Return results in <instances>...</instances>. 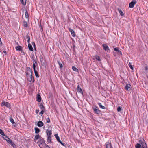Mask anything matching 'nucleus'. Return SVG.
Instances as JSON below:
<instances>
[{"label": "nucleus", "mask_w": 148, "mask_h": 148, "mask_svg": "<svg viewBox=\"0 0 148 148\" xmlns=\"http://www.w3.org/2000/svg\"><path fill=\"white\" fill-rule=\"evenodd\" d=\"M32 74V71L30 67L27 68V71L26 73L27 75H30Z\"/></svg>", "instance_id": "obj_7"}, {"label": "nucleus", "mask_w": 148, "mask_h": 148, "mask_svg": "<svg viewBox=\"0 0 148 148\" xmlns=\"http://www.w3.org/2000/svg\"><path fill=\"white\" fill-rule=\"evenodd\" d=\"M41 29H42V30H43V28H42V27H41Z\"/></svg>", "instance_id": "obj_54"}, {"label": "nucleus", "mask_w": 148, "mask_h": 148, "mask_svg": "<svg viewBox=\"0 0 148 148\" xmlns=\"http://www.w3.org/2000/svg\"><path fill=\"white\" fill-rule=\"evenodd\" d=\"M39 106L41 110H45V107L42 103L40 104Z\"/></svg>", "instance_id": "obj_24"}, {"label": "nucleus", "mask_w": 148, "mask_h": 148, "mask_svg": "<svg viewBox=\"0 0 148 148\" xmlns=\"http://www.w3.org/2000/svg\"><path fill=\"white\" fill-rule=\"evenodd\" d=\"M105 145L106 148H113L111 143L109 142H106Z\"/></svg>", "instance_id": "obj_8"}, {"label": "nucleus", "mask_w": 148, "mask_h": 148, "mask_svg": "<svg viewBox=\"0 0 148 148\" xmlns=\"http://www.w3.org/2000/svg\"><path fill=\"white\" fill-rule=\"evenodd\" d=\"M28 47L29 50H30V51H33V47L30 44H28Z\"/></svg>", "instance_id": "obj_19"}, {"label": "nucleus", "mask_w": 148, "mask_h": 148, "mask_svg": "<svg viewBox=\"0 0 148 148\" xmlns=\"http://www.w3.org/2000/svg\"><path fill=\"white\" fill-rule=\"evenodd\" d=\"M41 100V98L40 95L39 94H38L37 96V101L38 102H40Z\"/></svg>", "instance_id": "obj_14"}, {"label": "nucleus", "mask_w": 148, "mask_h": 148, "mask_svg": "<svg viewBox=\"0 0 148 148\" xmlns=\"http://www.w3.org/2000/svg\"><path fill=\"white\" fill-rule=\"evenodd\" d=\"M93 110L97 114H99L101 113V111L99 109L94 108Z\"/></svg>", "instance_id": "obj_11"}, {"label": "nucleus", "mask_w": 148, "mask_h": 148, "mask_svg": "<svg viewBox=\"0 0 148 148\" xmlns=\"http://www.w3.org/2000/svg\"><path fill=\"white\" fill-rule=\"evenodd\" d=\"M9 144L12 146H13L14 148H16V145L14 142H12V141H11V143H10Z\"/></svg>", "instance_id": "obj_20"}, {"label": "nucleus", "mask_w": 148, "mask_h": 148, "mask_svg": "<svg viewBox=\"0 0 148 148\" xmlns=\"http://www.w3.org/2000/svg\"><path fill=\"white\" fill-rule=\"evenodd\" d=\"M3 53H4L6 55H7V52H6V51H3Z\"/></svg>", "instance_id": "obj_48"}, {"label": "nucleus", "mask_w": 148, "mask_h": 148, "mask_svg": "<svg viewBox=\"0 0 148 148\" xmlns=\"http://www.w3.org/2000/svg\"><path fill=\"white\" fill-rule=\"evenodd\" d=\"M48 147L49 148H50V147H49H49Z\"/></svg>", "instance_id": "obj_55"}, {"label": "nucleus", "mask_w": 148, "mask_h": 148, "mask_svg": "<svg viewBox=\"0 0 148 148\" xmlns=\"http://www.w3.org/2000/svg\"><path fill=\"white\" fill-rule=\"evenodd\" d=\"M27 79L28 81L31 82L32 81V82H34V77H32V74H31L30 75H27Z\"/></svg>", "instance_id": "obj_3"}, {"label": "nucleus", "mask_w": 148, "mask_h": 148, "mask_svg": "<svg viewBox=\"0 0 148 148\" xmlns=\"http://www.w3.org/2000/svg\"><path fill=\"white\" fill-rule=\"evenodd\" d=\"M122 109L120 107H118L117 109V110L118 112H120L121 110Z\"/></svg>", "instance_id": "obj_37"}, {"label": "nucleus", "mask_w": 148, "mask_h": 148, "mask_svg": "<svg viewBox=\"0 0 148 148\" xmlns=\"http://www.w3.org/2000/svg\"><path fill=\"white\" fill-rule=\"evenodd\" d=\"M47 136H50L52 134V131L51 130H47L46 131Z\"/></svg>", "instance_id": "obj_15"}, {"label": "nucleus", "mask_w": 148, "mask_h": 148, "mask_svg": "<svg viewBox=\"0 0 148 148\" xmlns=\"http://www.w3.org/2000/svg\"><path fill=\"white\" fill-rule=\"evenodd\" d=\"M145 69L146 70H148V68L147 67V66H146L145 67Z\"/></svg>", "instance_id": "obj_51"}, {"label": "nucleus", "mask_w": 148, "mask_h": 148, "mask_svg": "<svg viewBox=\"0 0 148 148\" xmlns=\"http://www.w3.org/2000/svg\"><path fill=\"white\" fill-rule=\"evenodd\" d=\"M1 104H2L3 105L6 106L8 108H10V104L9 103L6 102H2Z\"/></svg>", "instance_id": "obj_10"}, {"label": "nucleus", "mask_w": 148, "mask_h": 148, "mask_svg": "<svg viewBox=\"0 0 148 148\" xmlns=\"http://www.w3.org/2000/svg\"><path fill=\"white\" fill-rule=\"evenodd\" d=\"M131 85L129 84H127L125 87V89L128 91H129L131 90Z\"/></svg>", "instance_id": "obj_9"}, {"label": "nucleus", "mask_w": 148, "mask_h": 148, "mask_svg": "<svg viewBox=\"0 0 148 148\" xmlns=\"http://www.w3.org/2000/svg\"><path fill=\"white\" fill-rule=\"evenodd\" d=\"M45 145L46 146V147H49V146L48 145H47V144H46V145Z\"/></svg>", "instance_id": "obj_53"}, {"label": "nucleus", "mask_w": 148, "mask_h": 148, "mask_svg": "<svg viewBox=\"0 0 148 148\" xmlns=\"http://www.w3.org/2000/svg\"><path fill=\"white\" fill-rule=\"evenodd\" d=\"M47 141L48 143H50L51 142V137L50 136H47Z\"/></svg>", "instance_id": "obj_17"}, {"label": "nucleus", "mask_w": 148, "mask_h": 148, "mask_svg": "<svg viewBox=\"0 0 148 148\" xmlns=\"http://www.w3.org/2000/svg\"><path fill=\"white\" fill-rule=\"evenodd\" d=\"M25 16L26 18H28L29 17V15L28 14V12L27 10H26L25 13Z\"/></svg>", "instance_id": "obj_32"}, {"label": "nucleus", "mask_w": 148, "mask_h": 148, "mask_svg": "<svg viewBox=\"0 0 148 148\" xmlns=\"http://www.w3.org/2000/svg\"><path fill=\"white\" fill-rule=\"evenodd\" d=\"M77 90L78 92H79L82 94H83L82 90L79 85H78L77 87Z\"/></svg>", "instance_id": "obj_6"}, {"label": "nucleus", "mask_w": 148, "mask_h": 148, "mask_svg": "<svg viewBox=\"0 0 148 148\" xmlns=\"http://www.w3.org/2000/svg\"><path fill=\"white\" fill-rule=\"evenodd\" d=\"M40 142L41 144L42 145H46V144L45 143V141L43 139H40Z\"/></svg>", "instance_id": "obj_21"}, {"label": "nucleus", "mask_w": 148, "mask_h": 148, "mask_svg": "<svg viewBox=\"0 0 148 148\" xmlns=\"http://www.w3.org/2000/svg\"><path fill=\"white\" fill-rule=\"evenodd\" d=\"M96 59L97 60H98L99 61H100L101 59H100V57L99 56H97L96 57Z\"/></svg>", "instance_id": "obj_41"}, {"label": "nucleus", "mask_w": 148, "mask_h": 148, "mask_svg": "<svg viewBox=\"0 0 148 148\" xmlns=\"http://www.w3.org/2000/svg\"><path fill=\"white\" fill-rule=\"evenodd\" d=\"M29 33L27 34L26 36V38L29 39V38H30V37L29 35L28 34Z\"/></svg>", "instance_id": "obj_43"}, {"label": "nucleus", "mask_w": 148, "mask_h": 148, "mask_svg": "<svg viewBox=\"0 0 148 148\" xmlns=\"http://www.w3.org/2000/svg\"><path fill=\"white\" fill-rule=\"evenodd\" d=\"M54 136L56 137V138L59 142L63 146H65V144L63 143L60 140L59 137L58 136V134H56L54 135Z\"/></svg>", "instance_id": "obj_2"}, {"label": "nucleus", "mask_w": 148, "mask_h": 148, "mask_svg": "<svg viewBox=\"0 0 148 148\" xmlns=\"http://www.w3.org/2000/svg\"><path fill=\"white\" fill-rule=\"evenodd\" d=\"M13 126L14 127H16V123H15V124H13Z\"/></svg>", "instance_id": "obj_52"}, {"label": "nucleus", "mask_w": 148, "mask_h": 148, "mask_svg": "<svg viewBox=\"0 0 148 148\" xmlns=\"http://www.w3.org/2000/svg\"><path fill=\"white\" fill-rule=\"evenodd\" d=\"M136 3V0H134L132 1L129 4V7L131 8H133L134 6V5Z\"/></svg>", "instance_id": "obj_5"}, {"label": "nucleus", "mask_w": 148, "mask_h": 148, "mask_svg": "<svg viewBox=\"0 0 148 148\" xmlns=\"http://www.w3.org/2000/svg\"><path fill=\"white\" fill-rule=\"evenodd\" d=\"M114 51H116L118 52L119 51V49L118 48H115L114 49Z\"/></svg>", "instance_id": "obj_40"}, {"label": "nucleus", "mask_w": 148, "mask_h": 148, "mask_svg": "<svg viewBox=\"0 0 148 148\" xmlns=\"http://www.w3.org/2000/svg\"><path fill=\"white\" fill-rule=\"evenodd\" d=\"M33 60L34 61V62H35V64H37V62L34 59H33Z\"/></svg>", "instance_id": "obj_49"}, {"label": "nucleus", "mask_w": 148, "mask_h": 148, "mask_svg": "<svg viewBox=\"0 0 148 148\" xmlns=\"http://www.w3.org/2000/svg\"><path fill=\"white\" fill-rule=\"evenodd\" d=\"M118 10L121 16H123L124 15V14L123 12L120 9L118 8Z\"/></svg>", "instance_id": "obj_22"}, {"label": "nucleus", "mask_w": 148, "mask_h": 148, "mask_svg": "<svg viewBox=\"0 0 148 148\" xmlns=\"http://www.w3.org/2000/svg\"><path fill=\"white\" fill-rule=\"evenodd\" d=\"M22 4L24 5H25L26 4V0H20Z\"/></svg>", "instance_id": "obj_23"}, {"label": "nucleus", "mask_w": 148, "mask_h": 148, "mask_svg": "<svg viewBox=\"0 0 148 148\" xmlns=\"http://www.w3.org/2000/svg\"><path fill=\"white\" fill-rule=\"evenodd\" d=\"M40 137V136L39 134H38L37 135H36L35 136V138L36 139H38Z\"/></svg>", "instance_id": "obj_35"}, {"label": "nucleus", "mask_w": 148, "mask_h": 148, "mask_svg": "<svg viewBox=\"0 0 148 148\" xmlns=\"http://www.w3.org/2000/svg\"><path fill=\"white\" fill-rule=\"evenodd\" d=\"M40 61L41 62V64L43 66L45 65V61L43 57L42 56L41 58H40Z\"/></svg>", "instance_id": "obj_12"}, {"label": "nucleus", "mask_w": 148, "mask_h": 148, "mask_svg": "<svg viewBox=\"0 0 148 148\" xmlns=\"http://www.w3.org/2000/svg\"><path fill=\"white\" fill-rule=\"evenodd\" d=\"M118 53H119L120 54L122 55V52L121 51L119 50V51L118 52Z\"/></svg>", "instance_id": "obj_45"}, {"label": "nucleus", "mask_w": 148, "mask_h": 148, "mask_svg": "<svg viewBox=\"0 0 148 148\" xmlns=\"http://www.w3.org/2000/svg\"><path fill=\"white\" fill-rule=\"evenodd\" d=\"M129 64H130L129 66L130 67V68H131V69L132 70H133V67L132 65L131 64V63L130 62L129 63Z\"/></svg>", "instance_id": "obj_38"}, {"label": "nucleus", "mask_w": 148, "mask_h": 148, "mask_svg": "<svg viewBox=\"0 0 148 148\" xmlns=\"http://www.w3.org/2000/svg\"><path fill=\"white\" fill-rule=\"evenodd\" d=\"M44 123L41 121H38L37 123V125L38 127H42L43 126Z\"/></svg>", "instance_id": "obj_16"}, {"label": "nucleus", "mask_w": 148, "mask_h": 148, "mask_svg": "<svg viewBox=\"0 0 148 148\" xmlns=\"http://www.w3.org/2000/svg\"><path fill=\"white\" fill-rule=\"evenodd\" d=\"M139 143H137L135 145L136 148H147V145L144 139L139 140Z\"/></svg>", "instance_id": "obj_1"}, {"label": "nucleus", "mask_w": 148, "mask_h": 148, "mask_svg": "<svg viewBox=\"0 0 148 148\" xmlns=\"http://www.w3.org/2000/svg\"><path fill=\"white\" fill-rule=\"evenodd\" d=\"M33 68L34 71H35L36 70V65L35 63H33Z\"/></svg>", "instance_id": "obj_36"}, {"label": "nucleus", "mask_w": 148, "mask_h": 148, "mask_svg": "<svg viewBox=\"0 0 148 148\" xmlns=\"http://www.w3.org/2000/svg\"><path fill=\"white\" fill-rule=\"evenodd\" d=\"M16 50L21 51L22 50V47L21 46L19 45L16 47Z\"/></svg>", "instance_id": "obj_18"}, {"label": "nucleus", "mask_w": 148, "mask_h": 148, "mask_svg": "<svg viewBox=\"0 0 148 148\" xmlns=\"http://www.w3.org/2000/svg\"><path fill=\"white\" fill-rule=\"evenodd\" d=\"M147 78H148V76H147Z\"/></svg>", "instance_id": "obj_56"}, {"label": "nucleus", "mask_w": 148, "mask_h": 148, "mask_svg": "<svg viewBox=\"0 0 148 148\" xmlns=\"http://www.w3.org/2000/svg\"><path fill=\"white\" fill-rule=\"evenodd\" d=\"M98 105L100 107L102 108L103 109H105L106 108L103 106H102L101 103H98Z\"/></svg>", "instance_id": "obj_29"}, {"label": "nucleus", "mask_w": 148, "mask_h": 148, "mask_svg": "<svg viewBox=\"0 0 148 148\" xmlns=\"http://www.w3.org/2000/svg\"><path fill=\"white\" fill-rule=\"evenodd\" d=\"M34 129L35 130V133H36L38 134L40 132V130L37 127L35 128Z\"/></svg>", "instance_id": "obj_25"}, {"label": "nucleus", "mask_w": 148, "mask_h": 148, "mask_svg": "<svg viewBox=\"0 0 148 148\" xmlns=\"http://www.w3.org/2000/svg\"><path fill=\"white\" fill-rule=\"evenodd\" d=\"M0 134L3 136H4L5 134L3 132L2 130L0 129Z\"/></svg>", "instance_id": "obj_34"}, {"label": "nucleus", "mask_w": 148, "mask_h": 148, "mask_svg": "<svg viewBox=\"0 0 148 148\" xmlns=\"http://www.w3.org/2000/svg\"><path fill=\"white\" fill-rule=\"evenodd\" d=\"M103 47L104 50L108 52H110V49L105 44H103L102 45Z\"/></svg>", "instance_id": "obj_4"}, {"label": "nucleus", "mask_w": 148, "mask_h": 148, "mask_svg": "<svg viewBox=\"0 0 148 148\" xmlns=\"http://www.w3.org/2000/svg\"><path fill=\"white\" fill-rule=\"evenodd\" d=\"M23 25L25 27H27V22L25 21H23Z\"/></svg>", "instance_id": "obj_31"}, {"label": "nucleus", "mask_w": 148, "mask_h": 148, "mask_svg": "<svg viewBox=\"0 0 148 148\" xmlns=\"http://www.w3.org/2000/svg\"><path fill=\"white\" fill-rule=\"evenodd\" d=\"M10 122L12 124H15V123L14 122V121L12 117L10 118Z\"/></svg>", "instance_id": "obj_26"}, {"label": "nucleus", "mask_w": 148, "mask_h": 148, "mask_svg": "<svg viewBox=\"0 0 148 148\" xmlns=\"http://www.w3.org/2000/svg\"><path fill=\"white\" fill-rule=\"evenodd\" d=\"M47 122L49 123L50 122V119L49 117H48L46 119Z\"/></svg>", "instance_id": "obj_39"}, {"label": "nucleus", "mask_w": 148, "mask_h": 148, "mask_svg": "<svg viewBox=\"0 0 148 148\" xmlns=\"http://www.w3.org/2000/svg\"><path fill=\"white\" fill-rule=\"evenodd\" d=\"M4 136H5V137L4 138V139L5 140H6L7 139V138H9L7 136L5 135H5Z\"/></svg>", "instance_id": "obj_44"}, {"label": "nucleus", "mask_w": 148, "mask_h": 148, "mask_svg": "<svg viewBox=\"0 0 148 148\" xmlns=\"http://www.w3.org/2000/svg\"><path fill=\"white\" fill-rule=\"evenodd\" d=\"M39 111V110H37V109H36V113L37 114V113H38Z\"/></svg>", "instance_id": "obj_46"}, {"label": "nucleus", "mask_w": 148, "mask_h": 148, "mask_svg": "<svg viewBox=\"0 0 148 148\" xmlns=\"http://www.w3.org/2000/svg\"><path fill=\"white\" fill-rule=\"evenodd\" d=\"M34 71V73H35V76L37 77H39L38 74L37 72V71L36 70H35V71Z\"/></svg>", "instance_id": "obj_30"}, {"label": "nucleus", "mask_w": 148, "mask_h": 148, "mask_svg": "<svg viewBox=\"0 0 148 148\" xmlns=\"http://www.w3.org/2000/svg\"><path fill=\"white\" fill-rule=\"evenodd\" d=\"M58 63L59 65V67L60 68H62L63 67V66L62 64L61 63V62L59 61H58Z\"/></svg>", "instance_id": "obj_27"}, {"label": "nucleus", "mask_w": 148, "mask_h": 148, "mask_svg": "<svg viewBox=\"0 0 148 148\" xmlns=\"http://www.w3.org/2000/svg\"><path fill=\"white\" fill-rule=\"evenodd\" d=\"M7 142L9 144L10 143H11L12 140L10 138H7V139L6 140Z\"/></svg>", "instance_id": "obj_33"}, {"label": "nucleus", "mask_w": 148, "mask_h": 148, "mask_svg": "<svg viewBox=\"0 0 148 148\" xmlns=\"http://www.w3.org/2000/svg\"><path fill=\"white\" fill-rule=\"evenodd\" d=\"M69 31L71 32L72 36L73 37H75V34L74 30L73 29H71V28H69Z\"/></svg>", "instance_id": "obj_13"}, {"label": "nucleus", "mask_w": 148, "mask_h": 148, "mask_svg": "<svg viewBox=\"0 0 148 148\" xmlns=\"http://www.w3.org/2000/svg\"><path fill=\"white\" fill-rule=\"evenodd\" d=\"M72 69L74 71L76 72H78V69L76 67L74 66L72 67Z\"/></svg>", "instance_id": "obj_28"}, {"label": "nucleus", "mask_w": 148, "mask_h": 148, "mask_svg": "<svg viewBox=\"0 0 148 148\" xmlns=\"http://www.w3.org/2000/svg\"><path fill=\"white\" fill-rule=\"evenodd\" d=\"M44 110H41V111L39 113V114H42L44 113Z\"/></svg>", "instance_id": "obj_42"}, {"label": "nucleus", "mask_w": 148, "mask_h": 148, "mask_svg": "<svg viewBox=\"0 0 148 148\" xmlns=\"http://www.w3.org/2000/svg\"><path fill=\"white\" fill-rule=\"evenodd\" d=\"M30 38H29V39H28V40H27V42L29 43V42H30Z\"/></svg>", "instance_id": "obj_47"}, {"label": "nucleus", "mask_w": 148, "mask_h": 148, "mask_svg": "<svg viewBox=\"0 0 148 148\" xmlns=\"http://www.w3.org/2000/svg\"><path fill=\"white\" fill-rule=\"evenodd\" d=\"M32 45L34 46V47H35V43L34 42H33V43H32Z\"/></svg>", "instance_id": "obj_50"}]
</instances>
